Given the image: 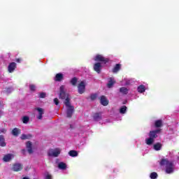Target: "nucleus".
<instances>
[{"label": "nucleus", "instance_id": "10", "mask_svg": "<svg viewBox=\"0 0 179 179\" xmlns=\"http://www.w3.org/2000/svg\"><path fill=\"white\" fill-rule=\"evenodd\" d=\"M94 71L97 73H100L101 72V63L97 62L94 64Z\"/></svg>", "mask_w": 179, "mask_h": 179}, {"label": "nucleus", "instance_id": "3", "mask_svg": "<svg viewBox=\"0 0 179 179\" xmlns=\"http://www.w3.org/2000/svg\"><path fill=\"white\" fill-rule=\"evenodd\" d=\"M60 93H59V99H62V100H64V103L66 104V100L69 101V103H71V99H69V94L65 92V87L64 85H62L60 87Z\"/></svg>", "mask_w": 179, "mask_h": 179}, {"label": "nucleus", "instance_id": "29", "mask_svg": "<svg viewBox=\"0 0 179 179\" xmlns=\"http://www.w3.org/2000/svg\"><path fill=\"white\" fill-rule=\"evenodd\" d=\"M29 121H30V117H29L28 116H24L22 117L23 124H27V122H29Z\"/></svg>", "mask_w": 179, "mask_h": 179}, {"label": "nucleus", "instance_id": "28", "mask_svg": "<svg viewBox=\"0 0 179 179\" xmlns=\"http://www.w3.org/2000/svg\"><path fill=\"white\" fill-rule=\"evenodd\" d=\"M70 83H71L73 86H76V83H78V78L76 77L73 78L71 80Z\"/></svg>", "mask_w": 179, "mask_h": 179}, {"label": "nucleus", "instance_id": "1", "mask_svg": "<svg viewBox=\"0 0 179 179\" xmlns=\"http://www.w3.org/2000/svg\"><path fill=\"white\" fill-rule=\"evenodd\" d=\"M160 132H162V129H160L150 131L148 134L149 138L145 139L146 145H148V146L153 145V142H155V139H156V138L159 136L157 134H160Z\"/></svg>", "mask_w": 179, "mask_h": 179}, {"label": "nucleus", "instance_id": "2", "mask_svg": "<svg viewBox=\"0 0 179 179\" xmlns=\"http://www.w3.org/2000/svg\"><path fill=\"white\" fill-rule=\"evenodd\" d=\"M159 164L160 166H166V173L167 174H171L174 171V164L167 159H162Z\"/></svg>", "mask_w": 179, "mask_h": 179}, {"label": "nucleus", "instance_id": "32", "mask_svg": "<svg viewBox=\"0 0 179 179\" xmlns=\"http://www.w3.org/2000/svg\"><path fill=\"white\" fill-rule=\"evenodd\" d=\"M90 99H91L92 101H94V100H96V99H97V94H92L90 95Z\"/></svg>", "mask_w": 179, "mask_h": 179}, {"label": "nucleus", "instance_id": "33", "mask_svg": "<svg viewBox=\"0 0 179 179\" xmlns=\"http://www.w3.org/2000/svg\"><path fill=\"white\" fill-rule=\"evenodd\" d=\"M47 94L45 92H41L39 94V99H45Z\"/></svg>", "mask_w": 179, "mask_h": 179}, {"label": "nucleus", "instance_id": "39", "mask_svg": "<svg viewBox=\"0 0 179 179\" xmlns=\"http://www.w3.org/2000/svg\"><path fill=\"white\" fill-rule=\"evenodd\" d=\"M15 61L16 62L20 63L22 61V59L18 58V59H16Z\"/></svg>", "mask_w": 179, "mask_h": 179}, {"label": "nucleus", "instance_id": "26", "mask_svg": "<svg viewBox=\"0 0 179 179\" xmlns=\"http://www.w3.org/2000/svg\"><path fill=\"white\" fill-rule=\"evenodd\" d=\"M31 134H22L21 135V139L22 140V141H24V140H26V139H30V138H31Z\"/></svg>", "mask_w": 179, "mask_h": 179}, {"label": "nucleus", "instance_id": "23", "mask_svg": "<svg viewBox=\"0 0 179 179\" xmlns=\"http://www.w3.org/2000/svg\"><path fill=\"white\" fill-rule=\"evenodd\" d=\"M58 169L60 170H66V164L64 162H59L58 164Z\"/></svg>", "mask_w": 179, "mask_h": 179}, {"label": "nucleus", "instance_id": "38", "mask_svg": "<svg viewBox=\"0 0 179 179\" xmlns=\"http://www.w3.org/2000/svg\"><path fill=\"white\" fill-rule=\"evenodd\" d=\"M45 179H52V176H51V175L50 174H48L46 176H45Z\"/></svg>", "mask_w": 179, "mask_h": 179}, {"label": "nucleus", "instance_id": "27", "mask_svg": "<svg viewBox=\"0 0 179 179\" xmlns=\"http://www.w3.org/2000/svg\"><path fill=\"white\" fill-rule=\"evenodd\" d=\"M120 93L122 94H128V89L127 87H122L120 89Z\"/></svg>", "mask_w": 179, "mask_h": 179}, {"label": "nucleus", "instance_id": "36", "mask_svg": "<svg viewBox=\"0 0 179 179\" xmlns=\"http://www.w3.org/2000/svg\"><path fill=\"white\" fill-rule=\"evenodd\" d=\"M8 130H6V129L3 128V129H0V134H6Z\"/></svg>", "mask_w": 179, "mask_h": 179}, {"label": "nucleus", "instance_id": "41", "mask_svg": "<svg viewBox=\"0 0 179 179\" xmlns=\"http://www.w3.org/2000/svg\"><path fill=\"white\" fill-rule=\"evenodd\" d=\"M1 110H0V118H1Z\"/></svg>", "mask_w": 179, "mask_h": 179}, {"label": "nucleus", "instance_id": "34", "mask_svg": "<svg viewBox=\"0 0 179 179\" xmlns=\"http://www.w3.org/2000/svg\"><path fill=\"white\" fill-rule=\"evenodd\" d=\"M29 89H30L31 92H35L36 91V85H29Z\"/></svg>", "mask_w": 179, "mask_h": 179}, {"label": "nucleus", "instance_id": "31", "mask_svg": "<svg viewBox=\"0 0 179 179\" xmlns=\"http://www.w3.org/2000/svg\"><path fill=\"white\" fill-rule=\"evenodd\" d=\"M157 176H158V175H157V173H156V172H152L150 175V177L151 179H156V178H157Z\"/></svg>", "mask_w": 179, "mask_h": 179}, {"label": "nucleus", "instance_id": "12", "mask_svg": "<svg viewBox=\"0 0 179 179\" xmlns=\"http://www.w3.org/2000/svg\"><path fill=\"white\" fill-rule=\"evenodd\" d=\"M100 103L102 106H108V100H107V98H106V96L102 95L100 98Z\"/></svg>", "mask_w": 179, "mask_h": 179}, {"label": "nucleus", "instance_id": "16", "mask_svg": "<svg viewBox=\"0 0 179 179\" xmlns=\"http://www.w3.org/2000/svg\"><path fill=\"white\" fill-rule=\"evenodd\" d=\"M115 83V81L114 80V78H110L108 83L107 84V87H108V89H111V87L114 86Z\"/></svg>", "mask_w": 179, "mask_h": 179}, {"label": "nucleus", "instance_id": "37", "mask_svg": "<svg viewBox=\"0 0 179 179\" xmlns=\"http://www.w3.org/2000/svg\"><path fill=\"white\" fill-rule=\"evenodd\" d=\"M54 103L56 106H58V104H59V100H58V98H55L54 99Z\"/></svg>", "mask_w": 179, "mask_h": 179}, {"label": "nucleus", "instance_id": "30", "mask_svg": "<svg viewBox=\"0 0 179 179\" xmlns=\"http://www.w3.org/2000/svg\"><path fill=\"white\" fill-rule=\"evenodd\" d=\"M120 114H125V113H127V107L125 106H123L120 109Z\"/></svg>", "mask_w": 179, "mask_h": 179}, {"label": "nucleus", "instance_id": "19", "mask_svg": "<svg viewBox=\"0 0 179 179\" xmlns=\"http://www.w3.org/2000/svg\"><path fill=\"white\" fill-rule=\"evenodd\" d=\"M0 146H1V148H5V146H6L5 137L3 135H0Z\"/></svg>", "mask_w": 179, "mask_h": 179}, {"label": "nucleus", "instance_id": "25", "mask_svg": "<svg viewBox=\"0 0 179 179\" xmlns=\"http://www.w3.org/2000/svg\"><path fill=\"white\" fill-rule=\"evenodd\" d=\"M69 155L71 157H76L78 156V151H76V150H70L69 152Z\"/></svg>", "mask_w": 179, "mask_h": 179}, {"label": "nucleus", "instance_id": "24", "mask_svg": "<svg viewBox=\"0 0 179 179\" xmlns=\"http://www.w3.org/2000/svg\"><path fill=\"white\" fill-rule=\"evenodd\" d=\"M162 145L160 143H157L153 145L154 150L159 151L162 149Z\"/></svg>", "mask_w": 179, "mask_h": 179}, {"label": "nucleus", "instance_id": "17", "mask_svg": "<svg viewBox=\"0 0 179 179\" xmlns=\"http://www.w3.org/2000/svg\"><path fill=\"white\" fill-rule=\"evenodd\" d=\"M121 69V64H117L115 65V66L113 67L112 72L113 73H117L118 71H120Z\"/></svg>", "mask_w": 179, "mask_h": 179}, {"label": "nucleus", "instance_id": "40", "mask_svg": "<svg viewBox=\"0 0 179 179\" xmlns=\"http://www.w3.org/2000/svg\"><path fill=\"white\" fill-rule=\"evenodd\" d=\"M22 155H26V150H22Z\"/></svg>", "mask_w": 179, "mask_h": 179}, {"label": "nucleus", "instance_id": "13", "mask_svg": "<svg viewBox=\"0 0 179 179\" xmlns=\"http://www.w3.org/2000/svg\"><path fill=\"white\" fill-rule=\"evenodd\" d=\"M93 120L95 121H101L103 117L101 116V112L94 113L93 115Z\"/></svg>", "mask_w": 179, "mask_h": 179}, {"label": "nucleus", "instance_id": "7", "mask_svg": "<svg viewBox=\"0 0 179 179\" xmlns=\"http://www.w3.org/2000/svg\"><path fill=\"white\" fill-rule=\"evenodd\" d=\"M12 170L16 172L22 171L23 170V165L20 163H15L13 165Z\"/></svg>", "mask_w": 179, "mask_h": 179}, {"label": "nucleus", "instance_id": "4", "mask_svg": "<svg viewBox=\"0 0 179 179\" xmlns=\"http://www.w3.org/2000/svg\"><path fill=\"white\" fill-rule=\"evenodd\" d=\"M66 107V115L67 118H72V115H73V113H75V107L71 105V102L67 99L65 103Z\"/></svg>", "mask_w": 179, "mask_h": 179}, {"label": "nucleus", "instance_id": "18", "mask_svg": "<svg viewBox=\"0 0 179 179\" xmlns=\"http://www.w3.org/2000/svg\"><path fill=\"white\" fill-rule=\"evenodd\" d=\"M21 134V130L18 128H14L12 131V134L13 136H19Z\"/></svg>", "mask_w": 179, "mask_h": 179}, {"label": "nucleus", "instance_id": "20", "mask_svg": "<svg viewBox=\"0 0 179 179\" xmlns=\"http://www.w3.org/2000/svg\"><path fill=\"white\" fill-rule=\"evenodd\" d=\"M155 128H161V127H163V121L162 120H156L155 122Z\"/></svg>", "mask_w": 179, "mask_h": 179}, {"label": "nucleus", "instance_id": "9", "mask_svg": "<svg viewBox=\"0 0 179 179\" xmlns=\"http://www.w3.org/2000/svg\"><path fill=\"white\" fill-rule=\"evenodd\" d=\"M16 68H17L16 63L11 62L8 64V71L9 72V73H12L15 71V69H16Z\"/></svg>", "mask_w": 179, "mask_h": 179}, {"label": "nucleus", "instance_id": "14", "mask_svg": "<svg viewBox=\"0 0 179 179\" xmlns=\"http://www.w3.org/2000/svg\"><path fill=\"white\" fill-rule=\"evenodd\" d=\"M27 152L28 153H29V155H31V153H33V144L31 143V141H28L27 142Z\"/></svg>", "mask_w": 179, "mask_h": 179}, {"label": "nucleus", "instance_id": "15", "mask_svg": "<svg viewBox=\"0 0 179 179\" xmlns=\"http://www.w3.org/2000/svg\"><path fill=\"white\" fill-rule=\"evenodd\" d=\"M55 82H61V80H64V74L59 73H57L55 77Z\"/></svg>", "mask_w": 179, "mask_h": 179}, {"label": "nucleus", "instance_id": "6", "mask_svg": "<svg viewBox=\"0 0 179 179\" xmlns=\"http://www.w3.org/2000/svg\"><path fill=\"white\" fill-rule=\"evenodd\" d=\"M61 155V150L57 148L55 150H50L48 152V155L50 157H58Z\"/></svg>", "mask_w": 179, "mask_h": 179}, {"label": "nucleus", "instance_id": "8", "mask_svg": "<svg viewBox=\"0 0 179 179\" xmlns=\"http://www.w3.org/2000/svg\"><path fill=\"white\" fill-rule=\"evenodd\" d=\"M78 87V93L80 94H83V93H85V90L86 89V85H85V82L81 81L79 83Z\"/></svg>", "mask_w": 179, "mask_h": 179}, {"label": "nucleus", "instance_id": "21", "mask_svg": "<svg viewBox=\"0 0 179 179\" xmlns=\"http://www.w3.org/2000/svg\"><path fill=\"white\" fill-rule=\"evenodd\" d=\"M3 162H10L12 160V154H7L3 158Z\"/></svg>", "mask_w": 179, "mask_h": 179}, {"label": "nucleus", "instance_id": "22", "mask_svg": "<svg viewBox=\"0 0 179 179\" xmlns=\"http://www.w3.org/2000/svg\"><path fill=\"white\" fill-rule=\"evenodd\" d=\"M137 90L138 93H145L146 88L145 87V85H141L138 87Z\"/></svg>", "mask_w": 179, "mask_h": 179}, {"label": "nucleus", "instance_id": "5", "mask_svg": "<svg viewBox=\"0 0 179 179\" xmlns=\"http://www.w3.org/2000/svg\"><path fill=\"white\" fill-rule=\"evenodd\" d=\"M94 61H96V62H103V64H107L110 62V59L106 58L101 55H96L94 58Z\"/></svg>", "mask_w": 179, "mask_h": 179}, {"label": "nucleus", "instance_id": "35", "mask_svg": "<svg viewBox=\"0 0 179 179\" xmlns=\"http://www.w3.org/2000/svg\"><path fill=\"white\" fill-rule=\"evenodd\" d=\"M6 93H7V94H9L10 93H12V87H8L6 89Z\"/></svg>", "mask_w": 179, "mask_h": 179}, {"label": "nucleus", "instance_id": "11", "mask_svg": "<svg viewBox=\"0 0 179 179\" xmlns=\"http://www.w3.org/2000/svg\"><path fill=\"white\" fill-rule=\"evenodd\" d=\"M35 110L38 111V115L37 116L38 120H43V114H44V109L41 108H36Z\"/></svg>", "mask_w": 179, "mask_h": 179}]
</instances>
